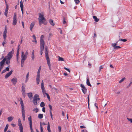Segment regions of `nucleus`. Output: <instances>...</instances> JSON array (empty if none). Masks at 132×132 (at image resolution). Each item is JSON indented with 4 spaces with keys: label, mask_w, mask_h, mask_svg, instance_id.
<instances>
[{
    "label": "nucleus",
    "mask_w": 132,
    "mask_h": 132,
    "mask_svg": "<svg viewBox=\"0 0 132 132\" xmlns=\"http://www.w3.org/2000/svg\"><path fill=\"white\" fill-rule=\"evenodd\" d=\"M20 99H21L20 102V104L21 106L22 116L23 120L24 121L25 119V111L24 110V106L23 101L21 98H20Z\"/></svg>",
    "instance_id": "20e7f679"
},
{
    "label": "nucleus",
    "mask_w": 132,
    "mask_h": 132,
    "mask_svg": "<svg viewBox=\"0 0 132 132\" xmlns=\"http://www.w3.org/2000/svg\"><path fill=\"white\" fill-rule=\"evenodd\" d=\"M128 120L129 121H130L132 123V119L129 118H127Z\"/></svg>",
    "instance_id": "8fccbe9b"
},
{
    "label": "nucleus",
    "mask_w": 132,
    "mask_h": 132,
    "mask_svg": "<svg viewBox=\"0 0 132 132\" xmlns=\"http://www.w3.org/2000/svg\"><path fill=\"white\" fill-rule=\"evenodd\" d=\"M17 22V20L16 16V14L15 13L13 18V22L12 24L13 25L15 26Z\"/></svg>",
    "instance_id": "9d476101"
},
{
    "label": "nucleus",
    "mask_w": 132,
    "mask_h": 132,
    "mask_svg": "<svg viewBox=\"0 0 132 132\" xmlns=\"http://www.w3.org/2000/svg\"><path fill=\"white\" fill-rule=\"evenodd\" d=\"M22 25L23 27L24 28V22H23V21H22Z\"/></svg>",
    "instance_id": "052dcab7"
},
{
    "label": "nucleus",
    "mask_w": 132,
    "mask_h": 132,
    "mask_svg": "<svg viewBox=\"0 0 132 132\" xmlns=\"http://www.w3.org/2000/svg\"><path fill=\"white\" fill-rule=\"evenodd\" d=\"M35 58L34 57V51L33 50L32 53V56H31V59L33 61L34 60V59Z\"/></svg>",
    "instance_id": "a878e982"
},
{
    "label": "nucleus",
    "mask_w": 132,
    "mask_h": 132,
    "mask_svg": "<svg viewBox=\"0 0 132 132\" xmlns=\"http://www.w3.org/2000/svg\"><path fill=\"white\" fill-rule=\"evenodd\" d=\"M29 98L31 100L32 98V94L31 92L28 93L27 94Z\"/></svg>",
    "instance_id": "aec40b11"
},
{
    "label": "nucleus",
    "mask_w": 132,
    "mask_h": 132,
    "mask_svg": "<svg viewBox=\"0 0 132 132\" xmlns=\"http://www.w3.org/2000/svg\"><path fill=\"white\" fill-rule=\"evenodd\" d=\"M50 115L51 117V118L52 120H53L54 119L53 116L52 114V112H50Z\"/></svg>",
    "instance_id": "4c0bfd02"
},
{
    "label": "nucleus",
    "mask_w": 132,
    "mask_h": 132,
    "mask_svg": "<svg viewBox=\"0 0 132 132\" xmlns=\"http://www.w3.org/2000/svg\"><path fill=\"white\" fill-rule=\"evenodd\" d=\"M64 69L66 70H67L69 72H70V70H69V69H68V68H66V67H64Z\"/></svg>",
    "instance_id": "09e8293b"
},
{
    "label": "nucleus",
    "mask_w": 132,
    "mask_h": 132,
    "mask_svg": "<svg viewBox=\"0 0 132 132\" xmlns=\"http://www.w3.org/2000/svg\"><path fill=\"white\" fill-rule=\"evenodd\" d=\"M19 48L18 49L17 53L16 54V56H19Z\"/></svg>",
    "instance_id": "de8ad7c7"
},
{
    "label": "nucleus",
    "mask_w": 132,
    "mask_h": 132,
    "mask_svg": "<svg viewBox=\"0 0 132 132\" xmlns=\"http://www.w3.org/2000/svg\"><path fill=\"white\" fill-rule=\"evenodd\" d=\"M118 42H117L116 43H112V46L114 47V49H118L121 48V47L119 46H116L117 45V44Z\"/></svg>",
    "instance_id": "4468645a"
},
{
    "label": "nucleus",
    "mask_w": 132,
    "mask_h": 132,
    "mask_svg": "<svg viewBox=\"0 0 132 132\" xmlns=\"http://www.w3.org/2000/svg\"><path fill=\"white\" fill-rule=\"evenodd\" d=\"M33 111L36 113H37L38 111V109L37 108H34L33 110Z\"/></svg>",
    "instance_id": "c9c22d12"
},
{
    "label": "nucleus",
    "mask_w": 132,
    "mask_h": 132,
    "mask_svg": "<svg viewBox=\"0 0 132 132\" xmlns=\"http://www.w3.org/2000/svg\"><path fill=\"white\" fill-rule=\"evenodd\" d=\"M80 87L82 88L81 90L83 93L84 94H86L87 92V89L86 88L83 84H81Z\"/></svg>",
    "instance_id": "9b49d317"
},
{
    "label": "nucleus",
    "mask_w": 132,
    "mask_h": 132,
    "mask_svg": "<svg viewBox=\"0 0 132 132\" xmlns=\"http://www.w3.org/2000/svg\"><path fill=\"white\" fill-rule=\"evenodd\" d=\"M13 119V118L11 117H9L7 118L8 121L9 122L11 121Z\"/></svg>",
    "instance_id": "c756f323"
},
{
    "label": "nucleus",
    "mask_w": 132,
    "mask_h": 132,
    "mask_svg": "<svg viewBox=\"0 0 132 132\" xmlns=\"http://www.w3.org/2000/svg\"><path fill=\"white\" fill-rule=\"evenodd\" d=\"M119 41H123V42H126L127 41V40L126 39H122L121 38H120L119 39Z\"/></svg>",
    "instance_id": "a19ab883"
},
{
    "label": "nucleus",
    "mask_w": 132,
    "mask_h": 132,
    "mask_svg": "<svg viewBox=\"0 0 132 132\" xmlns=\"http://www.w3.org/2000/svg\"><path fill=\"white\" fill-rule=\"evenodd\" d=\"M38 15L39 24L40 26L42 23H43L45 25H46L47 24V22L45 18L44 17V13L43 12H41L40 13H39Z\"/></svg>",
    "instance_id": "f257e3e1"
},
{
    "label": "nucleus",
    "mask_w": 132,
    "mask_h": 132,
    "mask_svg": "<svg viewBox=\"0 0 132 132\" xmlns=\"http://www.w3.org/2000/svg\"><path fill=\"white\" fill-rule=\"evenodd\" d=\"M20 5L22 14H23V5L22 0H21L20 2Z\"/></svg>",
    "instance_id": "ddd939ff"
},
{
    "label": "nucleus",
    "mask_w": 132,
    "mask_h": 132,
    "mask_svg": "<svg viewBox=\"0 0 132 132\" xmlns=\"http://www.w3.org/2000/svg\"><path fill=\"white\" fill-rule=\"evenodd\" d=\"M29 72H28L27 74V75L26 76V82H27V81L28 80V77L29 76Z\"/></svg>",
    "instance_id": "7c9ffc66"
},
{
    "label": "nucleus",
    "mask_w": 132,
    "mask_h": 132,
    "mask_svg": "<svg viewBox=\"0 0 132 132\" xmlns=\"http://www.w3.org/2000/svg\"><path fill=\"white\" fill-rule=\"evenodd\" d=\"M5 62V59L4 58L2 61L0 62V66L3 67L4 64Z\"/></svg>",
    "instance_id": "4be33fe9"
},
{
    "label": "nucleus",
    "mask_w": 132,
    "mask_h": 132,
    "mask_svg": "<svg viewBox=\"0 0 132 132\" xmlns=\"http://www.w3.org/2000/svg\"><path fill=\"white\" fill-rule=\"evenodd\" d=\"M93 18L94 20L96 22H97L98 21L99 19H98L97 17L95 16H93Z\"/></svg>",
    "instance_id": "cd10ccee"
},
{
    "label": "nucleus",
    "mask_w": 132,
    "mask_h": 132,
    "mask_svg": "<svg viewBox=\"0 0 132 132\" xmlns=\"http://www.w3.org/2000/svg\"><path fill=\"white\" fill-rule=\"evenodd\" d=\"M66 23V21L65 20V18H64V20L63 22V24H65Z\"/></svg>",
    "instance_id": "bf43d9fd"
},
{
    "label": "nucleus",
    "mask_w": 132,
    "mask_h": 132,
    "mask_svg": "<svg viewBox=\"0 0 132 132\" xmlns=\"http://www.w3.org/2000/svg\"><path fill=\"white\" fill-rule=\"evenodd\" d=\"M18 126L19 127L20 132H23V127L20 119H19L18 120Z\"/></svg>",
    "instance_id": "6e6552de"
},
{
    "label": "nucleus",
    "mask_w": 132,
    "mask_h": 132,
    "mask_svg": "<svg viewBox=\"0 0 132 132\" xmlns=\"http://www.w3.org/2000/svg\"><path fill=\"white\" fill-rule=\"evenodd\" d=\"M30 128L31 132H34V131L32 129V126H30Z\"/></svg>",
    "instance_id": "4d7b16f0"
},
{
    "label": "nucleus",
    "mask_w": 132,
    "mask_h": 132,
    "mask_svg": "<svg viewBox=\"0 0 132 132\" xmlns=\"http://www.w3.org/2000/svg\"><path fill=\"white\" fill-rule=\"evenodd\" d=\"M58 60L59 61H64V59L63 58L61 57L60 56H59L58 57Z\"/></svg>",
    "instance_id": "f704fd0d"
},
{
    "label": "nucleus",
    "mask_w": 132,
    "mask_h": 132,
    "mask_svg": "<svg viewBox=\"0 0 132 132\" xmlns=\"http://www.w3.org/2000/svg\"><path fill=\"white\" fill-rule=\"evenodd\" d=\"M14 53V51L13 49H12V50L10 52L7 54V56H6L5 57L6 58H7L9 59H11L12 57L13 54Z\"/></svg>",
    "instance_id": "0eeeda50"
},
{
    "label": "nucleus",
    "mask_w": 132,
    "mask_h": 132,
    "mask_svg": "<svg viewBox=\"0 0 132 132\" xmlns=\"http://www.w3.org/2000/svg\"><path fill=\"white\" fill-rule=\"evenodd\" d=\"M7 13H8V11L5 10V12L4 13V15L6 16H7Z\"/></svg>",
    "instance_id": "49530a36"
},
{
    "label": "nucleus",
    "mask_w": 132,
    "mask_h": 132,
    "mask_svg": "<svg viewBox=\"0 0 132 132\" xmlns=\"http://www.w3.org/2000/svg\"><path fill=\"white\" fill-rule=\"evenodd\" d=\"M54 89L56 90V93H59V90L57 88H54Z\"/></svg>",
    "instance_id": "603ef678"
},
{
    "label": "nucleus",
    "mask_w": 132,
    "mask_h": 132,
    "mask_svg": "<svg viewBox=\"0 0 132 132\" xmlns=\"http://www.w3.org/2000/svg\"><path fill=\"white\" fill-rule=\"evenodd\" d=\"M12 72L13 71L12 70H11L7 73L5 76V78L6 79L12 73Z\"/></svg>",
    "instance_id": "dca6fc26"
},
{
    "label": "nucleus",
    "mask_w": 132,
    "mask_h": 132,
    "mask_svg": "<svg viewBox=\"0 0 132 132\" xmlns=\"http://www.w3.org/2000/svg\"><path fill=\"white\" fill-rule=\"evenodd\" d=\"M47 129L48 132H51V130L50 129V123L49 122L47 123Z\"/></svg>",
    "instance_id": "5701e85b"
},
{
    "label": "nucleus",
    "mask_w": 132,
    "mask_h": 132,
    "mask_svg": "<svg viewBox=\"0 0 132 132\" xmlns=\"http://www.w3.org/2000/svg\"><path fill=\"white\" fill-rule=\"evenodd\" d=\"M76 4H77L79 3L80 1L79 0H74Z\"/></svg>",
    "instance_id": "37998d69"
},
{
    "label": "nucleus",
    "mask_w": 132,
    "mask_h": 132,
    "mask_svg": "<svg viewBox=\"0 0 132 132\" xmlns=\"http://www.w3.org/2000/svg\"><path fill=\"white\" fill-rule=\"evenodd\" d=\"M80 128H85V127L84 126H80Z\"/></svg>",
    "instance_id": "338daca9"
},
{
    "label": "nucleus",
    "mask_w": 132,
    "mask_h": 132,
    "mask_svg": "<svg viewBox=\"0 0 132 132\" xmlns=\"http://www.w3.org/2000/svg\"><path fill=\"white\" fill-rule=\"evenodd\" d=\"M45 105V104L44 102H42L40 103V106L42 107H44Z\"/></svg>",
    "instance_id": "e433bc0d"
},
{
    "label": "nucleus",
    "mask_w": 132,
    "mask_h": 132,
    "mask_svg": "<svg viewBox=\"0 0 132 132\" xmlns=\"http://www.w3.org/2000/svg\"><path fill=\"white\" fill-rule=\"evenodd\" d=\"M59 131V132H61V127L60 126H58Z\"/></svg>",
    "instance_id": "6e6d98bb"
},
{
    "label": "nucleus",
    "mask_w": 132,
    "mask_h": 132,
    "mask_svg": "<svg viewBox=\"0 0 132 132\" xmlns=\"http://www.w3.org/2000/svg\"><path fill=\"white\" fill-rule=\"evenodd\" d=\"M26 86L24 84H22V87L21 92L24 98L26 97V90H25Z\"/></svg>",
    "instance_id": "1a4fd4ad"
},
{
    "label": "nucleus",
    "mask_w": 132,
    "mask_h": 132,
    "mask_svg": "<svg viewBox=\"0 0 132 132\" xmlns=\"http://www.w3.org/2000/svg\"><path fill=\"white\" fill-rule=\"evenodd\" d=\"M17 80L16 78H14L11 80V81L13 84L15 85L17 82Z\"/></svg>",
    "instance_id": "2eb2a0df"
},
{
    "label": "nucleus",
    "mask_w": 132,
    "mask_h": 132,
    "mask_svg": "<svg viewBox=\"0 0 132 132\" xmlns=\"http://www.w3.org/2000/svg\"><path fill=\"white\" fill-rule=\"evenodd\" d=\"M4 59H5V63L6 64H9L10 63V60L11 59H9L8 58H6V57H5L4 58Z\"/></svg>",
    "instance_id": "6ab92c4d"
},
{
    "label": "nucleus",
    "mask_w": 132,
    "mask_h": 132,
    "mask_svg": "<svg viewBox=\"0 0 132 132\" xmlns=\"http://www.w3.org/2000/svg\"><path fill=\"white\" fill-rule=\"evenodd\" d=\"M88 108L89 109V96H88Z\"/></svg>",
    "instance_id": "c03bdc74"
},
{
    "label": "nucleus",
    "mask_w": 132,
    "mask_h": 132,
    "mask_svg": "<svg viewBox=\"0 0 132 132\" xmlns=\"http://www.w3.org/2000/svg\"><path fill=\"white\" fill-rule=\"evenodd\" d=\"M41 69V66H40L38 69V71L37 72V76H40V70Z\"/></svg>",
    "instance_id": "bb28decb"
},
{
    "label": "nucleus",
    "mask_w": 132,
    "mask_h": 132,
    "mask_svg": "<svg viewBox=\"0 0 132 132\" xmlns=\"http://www.w3.org/2000/svg\"><path fill=\"white\" fill-rule=\"evenodd\" d=\"M45 57L47 60V64L49 67L50 69L51 70V64L50 61V58L48 56V52L47 48H45Z\"/></svg>",
    "instance_id": "39448f33"
},
{
    "label": "nucleus",
    "mask_w": 132,
    "mask_h": 132,
    "mask_svg": "<svg viewBox=\"0 0 132 132\" xmlns=\"http://www.w3.org/2000/svg\"><path fill=\"white\" fill-rule=\"evenodd\" d=\"M58 30L59 31H60V33L61 34H62V30H61V29L60 28H59L58 29Z\"/></svg>",
    "instance_id": "864d4df0"
},
{
    "label": "nucleus",
    "mask_w": 132,
    "mask_h": 132,
    "mask_svg": "<svg viewBox=\"0 0 132 132\" xmlns=\"http://www.w3.org/2000/svg\"><path fill=\"white\" fill-rule=\"evenodd\" d=\"M26 55V56H27V55L28 54V52L27 51L26 52L24 53Z\"/></svg>",
    "instance_id": "69168bd1"
},
{
    "label": "nucleus",
    "mask_w": 132,
    "mask_h": 132,
    "mask_svg": "<svg viewBox=\"0 0 132 132\" xmlns=\"http://www.w3.org/2000/svg\"><path fill=\"white\" fill-rule=\"evenodd\" d=\"M7 29L6 26H5L4 31L3 33V37H6V33H7Z\"/></svg>",
    "instance_id": "f3484780"
},
{
    "label": "nucleus",
    "mask_w": 132,
    "mask_h": 132,
    "mask_svg": "<svg viewBox=\"0 0 132 132\" xmlns=\"http://www.w3.org/2000/svg\"><path fill=\"white\" fill-rule=\"evenodd\" d=\"M87 84L88 86H92V85H91L89 80V79L88 78L87 79V81H86Z\"/></svg>",
    "instance_id": "393cba45"
},
{
    "label": "nucleus",
    "mask_w": 132,
    "mask_h": 132,
    "mask_svg": "<svg viewBox=\"0 0 132 132\" xmlns=\"http://www.w3.org/2000/svg\"><path fill=\"white\" fill-rule=\"evenodd\" d=\"M49 22L50 24L54 26V24L53 23V21L52 20L50 19L49 21Z\"/></svg>",
    "instance_id": "2f4dec72"
},
{
    "label": "nucleus",
    "mask_w": 132,
    "mask_h": 132,
    "mask_svg": "<svg viewBox=\"0 0 132 132\" xmlns=\"http://www.w3.org/2000/svg\"><path fill=\"white\" fill-rule=\"evenodd\" d=\"M52 36V33H50V34H49V37H51V36Z\"/></svg>",
    "instance_id": "774afa93"
},
{
    "label": "nucleus",
    "mask_w": 132,
    "mask_h": 132,
    "mask_svg": "<svg viewBox=\"0 0 132 132\" xmlns=\"http://www.w3.org/2000/svg\"><path fill=\"white\" fill-rule=\"evenodd\" d=\"M40 98L39 97V96L37 94H35L33 97L32 100V102L35 105L37 104V101H39L40 100Z\"/></svg>",
    "instance_id": "423d86ee"
},
{
    "label": "nucleus",
    "mask_w": 132,
    "mask_h": 132,
    "mask_svg": "<svg viewBox=\"0 0 132 132\" xmlns=\"http://www.w3.org/2000/svg\"><path fill=\"white\" fill-rule=\"evenodd\" d=\"M48 106L50 108V112H52V105L50 104H49Z\"/></svg>",
    "instance_id": "58836bf2"
},
{
    "label": "nucleus",
    "mask_w": 132,
    "mask_h": 132,
    "mask_svg": "<svg viewBox=\"0 0 132 132\" xmlns=\"http://www.w3.org/2000/svg\"><path fill=\"white\" fill-rule=\"evenodd\" d=\"M24 61L21 60V67H22L23 66L24 62Z\"/></svg>",
    "instance_id": "ea45409f"
},
{
    "label": "nucleus",
    "mask_w": 132,
    "mask_h": 132,
    "mask_svg": "<svg viewBox=\"0 0 132 132\" xmlns=\"http://www.w3.org/2000/svg\"><path fill=\"white\" fill-rule=\"evenodd\" d=\"M41 89L42 90L43 93V95H44V96H45V95H46L47 96V98H48V100H50V96L46 92V90H45V88L44 87L43 80V81L42 82V83L41 84Z\"/></svg>",
    "instance_id": "7ed1b4c3"
},
{
    "label": "nucleus",
    "mask_w": 132,
    "mask_h": 132,
    "mask_svg": "<svg viewBox=\"0 0 132 132\" xmlns=\"http://www.w3.org/2000/svg\"><path fill=\"white\" fill-rule=\"evenodd\" d=\"M40 129L41 132H44L43 129V127L42 126V124L41 123V122H40Z\"/></svg>",
    "instance_id": "72a5a7b5"
},
{
    "label": "nucleus",
    "mask_w": 132,
    "mask_h": 132,
    "mask_svg": "<svg viewBox=\"0 0 132 132\" xmlns=\"http://www.w3.org/2000/svg\"><path fill=\"white\" fill-rule=\"evenodd\" d=\"M9 125L8 124H7L6 125V126H5V128L4 130V132H6V131L8 129V127H9Z\"/></svg>",
    "instance_id": "473e14b6"
},
{
    "label": "nucleus",
    "mask_w": 132,
    "mask_h": 132,
    "mask_svg": "<svg viewBox=\"0 0 132 132\" xmlns=\"http://www.w3.org/2000/svg\"><path fill=\"white\" fill-rule=\"evenodd\" d=\"M32 38L34 39H36L35 36V35H33L32 36Z\"/></svg>",
    "instance_id": "e2e57ef3"
},
{
    "label": "nucleus",
    "mask_w": 132,
    "mask_h": 132,
    "mask_svg": "<svg viewBox=\"0 0 132 132\" xmlns=\"http://www.w3.org/2000/svg\"><path fill=\"white\" fill-rule=\"evenodd\" d=\"M5 3H6V8L5 10L8 11V9H9V7H8V5H7V4H6V1H5Z\"/></svg>",
    "instance_id": "79ce46f5"
},
{
    "label": "nucleus",
    "mask_w": 132,
    "mask_h": 132,
    "mask_svg": "<svg viewBox=\"0 0 132 132\" xmlns=\"http://www.w3.org/2000/svg\"><path fill=\"white\" fill-rule=\"evenodd\" d=\"M44 36L43 35H42L40 37V54L41 55L42 54L45 44L44 42Z\"/></svg>",
    "instance_id": "f03ea898"
},
{
    "label": "nucleus",
    "mask_w": 132,
    "mask_h": 132,
    "mask_svg": "<svg viewBox=\"0 0 132 132\" xmlns=\"http://www.w3.org/2000/svg\"><path fill=\"white\" fill-rule=\"evenodd\" d=\"M6 70L5 69L2 72V74H3V73H5L6 72Z\"/></svg>",
    "instance_id": "0e129e2a"
},
{
    "label": "nucleus",
    "mask_w": 132,
    "mask_h": 132,
    "mask_svg": "<svg viewBox=\"0 0 132 132\" xmlns=\"http://www.w3.org/2000/svg\"><path fill=\"white\" fill-rule=\"evenodd\" d=\"M28 119L29 122L30 127L32 126V121L31 116H30L28 118Z\"/></svg>",
    "instance_id": "412c9836"
},
{
    "label": "nucleus",
    "mask_w": 132,
    "mask_h": 132,
    "mask_svg": "<svg viewBox=\"0 0 132 132\" xmlns=\"http://www.w3.org/2000/svg\"><path fill=\"white\" fill-rule=\"evenodd\" d=\"M6 43V41H4L2 43V45L3 46H4V45Z\"/></svg>",
    "instance_id": "5fc2aeb1"
},
{
    "label": "nucleus",
    "mask_w": 132,
    "mask_h": 132,
    "mask_svg": "<svg viewBox=\"0 0 132 132\" xmlns=\"http://www.w3.org/2000/svg\"><path fill=\"white\" fill-rule=\"evenodd\" d=\"M42 111L44 112H45V109L44 107H43L42 109Z\"/></svg>",
    "instance_id": "3c124183"
},
{
    "label": "nucleus",
    "mask_w": 132,
    "mask_h": 132,
    "mask_svg": "<svg viewBox=\"0 0 132 132\" xmlns=\"http://www.w3.org/2000/svg\"><path fill=\"white\" fill-rule=\"evenodd\" d=\"M35 24V23L34 22H32L30 24V29L31 31H32V28L34 26Z\"/></svg>",
    "instance_id": "a211bd4d"
},
{
    "label": "nucleus",
    "mask_w": 132,
    "mask_h": 132,
    "mask_svg": "<svg viewBox=\"0 0 132 132\" xmlns=\"http://www.w3.org/2000/svg\"><path fill=\"white\" fill-rule=\"evenodd\" d=\"M41 123L42 124V126L43 125H46V124L44 122H43L42 123Z\"/></svg>",
    "instance_id": "680f3d73"
},
{
    "label": "nucleus",
    "mask_w": 132,
    "mask_h": 132,
    "mask_svg": "<svg viewBox=\"0 0 132 132\" xmlns=\"http://www.w3.org/2000/svg\"><path fill=\"white\" fill-rule=\"evenodd\" d=\"M125 78H122L121 80L119 81V83H121L124 80H125Z\"/></svg>",
    "instance_id": "a18cd8bd"
},
{
    "label": "nucleus",
    "mask_w": 132,
    "mask_h": 132,
    "mask_svg": "<svg viewBox=\"0 0 132 132\" xmlns=\"http://www.w3.org/2000/svg\"><path fill=\"white\" fill-rule=\"evenodd\" d=\"M27 56L22 51L21 52V60L24 61L26 59Z\"/></svg>",
    "instance_id": "f8f14e48"
},
{
    "label": "nucleus",
    "mask_w": 132,
    "mask_h": 132,
    "mask_svg": "<svg viewBox=\"0 0 132 132\" xmlns=\"http://www.w3.org/2000/svg\"><path fill=\"white\" fill-rule=\"evenodd\" d=\"M6 71H9V67H6L5 69Z\"/></svg>",
    "instance_id": "13d9d810"
},
{
    "label": "nucleus",
    "mask_w": 132,
    "mask_h": 132,
    "mask_svg": "<svg viewBox=\"0 0 132 132\" xmlns=\"http://www.w3.org/2000/svg\"><path fill=\"white\" fill-rule=\"evenodd\" d=\"M38 117L39 119H41L43 118V114H39L38 115Z\"/></svg>",
    "instance_id": "c85d7f7f"
},
{
    "label": "nucleus",
    "mask_w": 132,
    "mask_h": 132,
    "mask_svg": "<svg viewBox=\"0 0 132 132\" xmlns=\"http://www.w3.org/2000/svg\"><path fill=\"white\" fill-rule=\"evenodd\" d=\"M39 78H40V76H37V78L36 79V80L37 83V84H38L39 83Z\"/></svg>",
    "instance_id": "b1692460"
}]
</instances>
